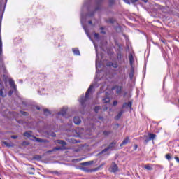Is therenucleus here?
Here are the masks:
<instances>
[{
  "instance_id": "obj_1",
  "label": "nucleus",
  "mask_w": 179,
  "mask_h": 179,
  "mask_svg": "<svg viewBox=\"0 0 179 179\" xmlns=\"http://www.w3.org/2000/svg\"><path fill=\"white\" fill-rule=\"evenodd\" d=\"M94 88V87L93 85H90L85 93V96L83 95L80 98L79 102L83 108H85V107H86V101L89 100V96H90V92H92V90H93Z\"/></svg>"
},
{
  "instance_id": "obj_2",
  "label": "nucleus",
  "mask_w": 179,
  "mask_h": 179,
  "mask_svg": "<svg viewBox=\"0 0 179 179\" xmlns=\"http://www.w3.org/2000/svg\"><path fill=\"white\" fill-rule=\"evenodd\" d=\"M156 134L149 133L148 135H144L143 139L144 140L145 143H148L149 141H155L156 139Z\"/></svg>"
},
{
  "instance_id": "obj_3",
  "label": "nucleus",
  "mask_w": 179,
  "mask_h": 179,
  "mask_svg": "<svg viewBox=\"0 0 179 179\" xmlns=\"http://www.w3.org/2000/svg\"><path fill=\"white\" fill-rule=\"evenodd\" d=\"M115 145H117V141H114L112 143H110L109 144V145L103 149L102 151H101V152L99 153V155H103V153H106V152H108V150H110V149H114V148H115Z\"/></svg>"
},
{
  "instance_id": "obj_4",
  "label": "nucleus",
  "mask_w": 179,
  "mask_h": 179,
  "mask_svg": "<svg viewBox=\"0 0 179 179\" xmlns=\"http://www.w3.org/2000/svg\"><path fill=\"white\" fill-rule=\"evenodd\" d=\"M0 96L1 97H6L7 93L3 84L1 83L0 81Z\"/></svg>"
},
{
  "instance_id": "obj_5",
  "label": "nucleus",
  "mask_w": 179,
  "mask_h": 179,
  "mask_svg": "<svg viewBox=\"0 0 179 179\" xmlns=\"http://www.w3.org/2000/svg\"><path fill=\"white\" fill-rule=\"evenodd\" d=\"M109 171H110V173H117V171H118V165H117L115 162H112L109 168Z\"/></svg>"
},
{
  "instance_id": "obj_6",
  "label": "nucleus",
  "mask_w": 179,
  "mask_h": 179,
  "mask_svg": "<svg viewBox=\"0 0 179 179\" xmlns=\"http://www.w3.org/2000/svg\"><path fill=\"white\" fill-rule=\"evenodd\" d=\"M122 108H132V101L124 103L122 105Z\"/></svg>"
},
{
  "instance_id": "obj_7",
  "label": "nucleus",
  "mask_w": 179,
  "mask_h": 179,
  "mask_svg": "<svg viewBox=\"0 0 179 179\" xmlns=\"http://www.w3.org/2000/svg\"><path fill=\"white\" fill-rule=\"evenodd\" d=\"M104 0H96L95 3L96 7L95 8V10H100V6L101 5V2Z\"/></svg>"
},
{
  "instance_id": "obj_8",
  "label": "nucleus",
  "mask_w": 179,
  "mask_h": 179,
  "mask_svg": "<svg viewBox=\"0 0 179 179\" xmlns=\"http://www.w3.org/2000/svg\"><path fill=\"white\" fill-rule=\"evenodd\" d=\"M73 122L76 124V125H80V122H82V120H80V117L76 116L73 118Z\"/></svg>"
},
{
  "instance_id": "obj_9",
  "label": "nucleus",
  "mask_w": 179,
  "mask_h": 179,
  "mask_svg": "<svg viewBox=\"0 0 179 179\" xmlns=\"http://www.w3.org/2000/svg\"><path fill=\"white\" fill-rule=\"evenodd\" d=\"M107 66H112L113 68H115V69H117V68H118V63L117 62H108L107 63Z\"/></svg>"
},
{
  "instance_id": "obj_10",
  "label": "nucleus",
  "mask_w": 179,
  "mask_h": 179,
  "mask_svg": "<svg viewBox=\"0 0 179 179\" xmlns=\"http://www.w3.org/2000/svg\"><path fill=\"white\" fill-rule=\"evenodd\" d=\"M131 141H129V137H126L124 140L120 144V146H125L127 143H129Z\"/></svg>"
},
{
  "instance_id": "obj_11",
  "label": "nucleus",
  "mask_w": 179,
  "mask_h": 179,
  "mask_svg": "<svg viewBox=\"0 0 179 179\" xmlns=\"http://www.w3.org/2000/svg\"><path fill=\"white\" fill-rule=\"evenodd\" d=\"M9 85L10 87H13L14 90H16V85H15V81H13V80L12 79L9 80Z\"/></svg>"
},
{
  "instance_id": "obj_12",
  "label": "nucleus",
  "mask_w": 179,
  "mask_h": 179,
  "mask_svg": "<svg viewBox=\"0 0 179 179\" xmlns=\"http://www.w3.org/2000/svg\"><path fill=\"white\" fill-rule=\"evenodd\" d=\"M94 163V161H90L86 162H83L80 164L81 166H92Z\"/></svg>"
},
{
  "instance_id": "obj_13",
  "label": "nucleus",
  "mask_w": 179,
  "mask_h": 179,
  "mask_svg": "<svg viewBox=\"0 0 179 179\" xmlns=\"http://www.w3.org/2000/svg\"><path fill=\"white\" fill-rule=\"evenodd\" d=\"M122 114H124V110H120L117 115L115 117V120H120V118H121V116L122 115Z\"/></svg>"
},
{
  "instance_id": "obj_14",
  "label": "nucleus",
  "mask_w": 179,
  "mask_h": 179,
  "mask_svg": "<svg viewBox=\"0 0 179 179\" xmlns=\"http://www.w3.org/2000/svg\"><path fill=\"white\" fill-rule=\"evenodd\" d=\"M72 51L75 55H80V52L79 51V49L78 48H73Z\"/></svg>"
},
{
  "instance_id": "obj_15",
  "label": "nucleus",
  "mask_w": 179,
  "mask_h": 179,
  "mask_svg": "<svg viewBox=\"0 0 179 179\" xmlns=\"http://www.w3.org/2000/svg\"><path fill=\"white\" fill-rule=\"evenodd\" d=\"M61 147H55L52 150L48 151V153H52V152H55V150H61Z\"/></svg>"
},
{
  "instance_id": "obj_16",
  "label": "nucleus",
  "mask_w": 179,
  "mask_h": 179,
  "mask_svg": "<svg viewBox=\"0 0 179 179\" xmlns=\"http://www.w3.org/2000/svg\"><path fill=\"white\" fill-rule=\"evenodd\" d=\"M111 134H113V131H103V135H104V136H108L109 135H111Z\"/></svg>"
},
{
  "instance_id": "obj_17",
  "label": "nucleus",
  "mask_w": 179,
  "mask_h": 179,
  "mask_svg": "<svg viewBox=\"0 0 179 179\" xmlns=\"http://www.w3.org/2000/svg\"><path fill=\"white\" fill-rule=\"evenodd\" d=\"M106 23L114 24V23H115V20H114L113 18H109L108 20H106Z\"/></svg>"
},
{
  "instance_id": "obj_18",
  "label": "nucleus",
  "mask_w": 179,
  "mask_h": 179,
  "mask_svg": "<svg viewBox=\"0 0 179 179\" xmlns=\"http://www.w3.org/2000/svg\"><path fill=\"white\" fill-rule=\"evenodd\" d=\"M121 92H122V87L117 86L116 88V93H117V94H120Z\"/></svg>"
},
{
  "instance_id": "obj_19",
  "label": "nucleus",
  "mask_w": 179,
  "mask_h": 179,
  "mask_svg": "<svg viewBox=\"0 0 179 179\" xmlns=\"http://www.w3.org/2000/svg\"><path fill=\"white\" fill-rule=\"evenodd\" d=\"M66 114V109L62 108L60 112H59V115H65Z\"/></svg>"
},
{
  "instance_id": "obj_20",
  "label": "nucleus",
  "mask_w": 179,
  "mask_h": 179,
  "mask_svg": "<svg viewBox=\"0 0 179 179\" xmlns=\"http://www.w3.org/2000/svg\"><path fill=\"white\" fill-rule=\"evenodd\" d=\"M81 169L85 173H92V169H89L87 167H81Z\"/></svg>"
},
{
  "instance_id": "obj_21",
  "label": "nucleus",
  "mask_w": 179,
  "mask_h": 179,
  "mask_svg": "<svg viewBox=\"0 0 179 179\" xmlns=\"http://www.w3.org/2000/svg\"><path fill=\"white\" fill-rule=\"evenodd\" d=\"M44 115H51V112L48 109L43 110Z\"/></svg>"
},
{
  "instance_id": "obj_22",
  "label": "nucleus",
  "mask_w": 179,
  "mask_h": 179,
  "mask_svg": "<svg viewBox=\"0 0 179 179\" xmlns=\"http://www.w3.org/2000/svg\"><path fill=\"white\" fill-rule=\"evenodd\" d=\"M35 140L36 141V142H38L39 143H43L45 142V140L40 138H35Z\"/></svg>"
},
{
  "instance_id": "obj_23",
  "label": "nucleus",
  "mask_w": 179,
  "mask_h": 179,
  "mask_svg": "<svg viewBox=\"0 0 179 179\" xmlns=\"http://www.w3.org/2000/svg\"><path fill=\"white\" fill-rule=\"evenodd\" d=\"M102 101L104 104H107V103H110V98L106 97L102 99Z\"/></svg>"
},
{
  "instance_id": "obj_24",
  "label": "nucleus",
  "mask_w": 179,
  "mask_h": 179,
  "mask_svg": "<svg viewBox=\"0 0 179 179\" xmlns=\"http://www.w3.org/2000/svg\"><path fill=\"white\" fill-rule=\"evenodd\" d=\"M57 143H59V145H64V146L66 145V142L64 140H58Z\"/></svg>"
},
{
  "instance_id": "obj_25",
  "label": "nucleus",
  "mask_w": 179,
  "mask_h": 179,
  "mask_svg": "<svg viewBox=\"0 0 179 179\" xmlns=\"http://www.w3.org/2000/svg\"><path fill=\"white\" fill-rule=\"evenodd\" d=\"M24 136H25L26 138H31V134L29 131H25L24 133Z\"/></svg>"
},
{
  "instance_id": "obj_26",
  "label": "nucleus",
  "mask_w": 179,
  "mask_h": 179,
  "mask_svg": "<svg viewBox=\"0 0 179 179\" xmlns=\"http://www.w3.org/2000/svg\"><path fill=\"white\" fill-rule=\"evenodd\" d=\"M3 144L5 145L7 148H12L13 145L8 143L7 141H3Z\"/></svg>"
},
{
  "instance_id": "obj_27",
  "label": "nucleus",
  "mask_w": 179,
  "mask_h": 179,
  "mask_svg": "<svg viewBox=\"0 0 179 179\" xmlns=\"http://www.w3.org/2000/svg\"><path fill=\"white\" fill-rule=\"evenodd\" d=\"M101 108L100 106H95L94 108V111L97 114L99 113V110Z\"/></svg>"
},
{
  "instance_id": "obj_28",
  "label": "nucleus",
  "mask_w": 179,
  "mask_h": 179,
  "mask_svg": "<svg viewBox=\"0 0 179 179\" xmlns=\"http://www.w3.org/2000/svg\"><path fill=\"white\" fill-rule=\"evenodd\" d=\"M20 114H22V115H24V117H28L29 113L27 112H24L23 110L20 111Z\"/></svg>"
},
{
  "instance_id": "obj_29",
  "label": "nucleus",
  "mask_w": 179,
  "mask_h": 179,
  "mask_svg": "<svg viewBox=\"0 0 179 179\" xmlns=\"http://www.w3.org/2000/svg\"><path fill=\"white\" fill-rule=\"evenodd\" d=\"M165 157H166V159L167 160H169V161L171 160V154H166V155H165Z\"/></svg>"
},
{
  "instance_id": "obj_30",
  "label": "nucleus",
  "mask_w": 179,
  "mask_h": 179,
  "mask_svg": "<svg viewBox=\"0 0 179 179\" xmlns=\"http://www.w3.org/2000/svg\"><path fill=\"white\" fill-rule=\"evenodd\" d=\"M99 36L100 34H99V33H95L94 35V38H95V40H99Z\"/></svg>"
},
{
  "instance_id": "obj_31",
  "label": "nucleus",
  "mask_w": 179,
  "mask_h": 179,
  "mask_svg": "<svg viewBox=\"0 0 179 179\" xmlns=\"http://www.w3.org/2000/svg\"><path fill=\"white\" fill-rule=\"evenodd\" d=\"M34 159H35V160H41V156H40V155H35L34 157Z\"/></svg>"
},
{
  "instance_id": "obj_32",
  "label": "nucleus",
  "mask_w": 179,
  "mask_h": 179,
  "mask_svg": "<svg viewBox=\"0 0 179 179\" xmlns=\"http://www.w3.org/2000/svg\"><path fill=\"white\" fill-rule=\"evenodd\" d=\"M145 169H146V170H153V168L149 165H145Z\"/></svg>"
},
{
  "instance_id": "obj_33",
  "label": "nucleus",
  "mask_w": 179,
  "mask_h": 179,
  "mask_svg": "<svg viewBox=\"0 0 179 179\" xmlns=\"http://www.w3.org/2000/svg\"><path fill=\"white\" fill-rule=\"evenodd\" d=\"M100 167H101V166H99L97 168L91 169V173H93V171H97V170H100Z\"/></svg>"
},
{
  "instance_id": "obj_34",
  "label": "nucleus",
  "mask_w": 179,
  "mask_h": 179,
  "mask_svg": "<svg viewBox=\"0 0 179 179\" xmlns=\"http://www.w3.org/2000/svg\"><path fill=\"white\" fill-rule=\"evenodd\" d=\"M129 62L130 64H132V62H134V57L132 55L129 56Z\"/></svg>"
},
{
  "instance_id": "obj_35",
  "label": "nucleus",
  "mask_w": 179,
  "mask_h": 179,
  "mask_svg": "<svg viewBox=\"0 0 179 179\" xmlns=\"http://www.w3.org/2000/svg\"><path fill=\"white\" fill-rule=\"evenodd\" d=\"M22 145H24V146H29V145H30V143L27 141H23Z\"/></svg>"
},
{
  "instance_id": "obj_36",
  "label": "nucleus",
  "mask_w": 179,
  "mask_h": 179,
  "mask_svg": "<svg viewBox=\"0 0 179 179\" xmlns=\"http://www.w3.org/2000/svg\"><path fill=\"white\" fill-rule=\"evenodd\" d=\"M114 0H110L109 1V5H110V6H113V5H114Z\"/></svg>"
},
{
  "instance_id": "obj_37",
  "label": "nucleus",
  "mask_w": 179,
  "mask_h": 179,
  "mask_svg": "<svg viewBox=\"0 0 179 179\" xmlns=\"http://www.w3.org/2000/svg\"><path fill=\"white\" fill-rule=\"evenodd\" d=\"M13 94V90H10L9 92H8V96H12Z\"/></svg>"
},
{
  "instance_id": "obj_38",
  "label": "nucleus",
  "mask_w": 179,
  "mask_h": 179,
  "mask_svg": "<svg viewBox=\"0 0 179 179\" xmlns=\"http://www.w3.org/2000/svg\"><path fill=\"white\" fill-rule=\"evenodd\" d=\"M50 136H52V138H55V136H57V134L55 132H52Z\"/></svg>"
},
{
  "instance_id": "obj_39",
  "label": "nucleus",
  "mask_w": 179,
  "mask_h": 179,
  "mask_svg": "<svg viewBox=\"0 0 179 179\" xmlns=\"http://www.w3.org/2000/svg\"><path fill=\"white\" fill-rule=\"evenodd\" d=\"M30 170H31L33 172L30 173V174H34V168L33 166L30 167Z\"/></svg>"
},
{
  "instance_id": "obj_40",
  "label": "nucleus",
  "mask_w": 179,
  "mask_h": 179,
  "mask_svg": "<svg viewBox=\"0 0 179 179\" xmlns=\"http://www.w3.org/2000/svg\"><path fill=\"white\" fill-rule=\"evenodd\" d=\"M121 57H122L121 52L117 53V58H118V59H121Z\"/></svg>"
},
{
  "instance_id": "obj_41",
  "label": "nucleus",
  "mask_w": 179,
  "mask_h": 179,
  "mask_svg": "<svg viewBox=\"0 0 179 179\" xmlns=\"http://www.w3.org/2000/svg\"><path fill=\"white\" fill-rule=\"evenodd\" d=\"M2 49V38H0V50Z\"/></svg>"
},
{
  "instance_id": "obj_42",
  "label": "nucleus",
  "mask_w": 179,
  "mask_h": 179,
  "mask_svg": "<svg viewBox=\"0 0 179 179\" xmlns=\"http://www.w3.org/2000/svg\"><path fill=\"white\" fill-rule=\"evenodd\" d=\"M11 138H12V139H17V136H16V135H13V136H11Z\"/></svg>"
},
{
  "instance_id": "obj_43",
  "label": "nucleus",
  "mask_w": 179,
  "mask_h": 179,
  "mask_svg": "<svg viewBox=\"0 0 179 179\" xmlns=\"http://www.w3.org/2000/svg\"><path fill=\"white\" fill-rule=\"evenodd\" d=\"M94 12H92V13H90L88 14V15H89L90 17H92V16H94Z\"/></svg>"
},
{
  "instance_id": "obj_44",
  "label": "nucleus",
  "mask_w": 179,
  "mask_h": 179,
  "mask_svg": "<svg viewBox=\"0 0 179 179\" xmlns=\"http://www.w3.org/2000/svg\"><path fill=\"white\" fill-rule=\"evenodd\" d=\"M124 2H126V3H128V5H131V1H129V0H124Z\"/></svg>"
},
{
  "instance_id": "obj_45",
  "label": "nucleus",
  "mask_w": 179,
  "mask_h": 179,
  "mask_svg": "<svg viewBox=\"0 0 179 179\" xmlns=\"http://www.w3.org/2000/svg\"><path fill=\"white\" fill-rule=\"evenodd\" d=\"M117 104H118V101H113V106H117Z\"/></svg>"
},
{
  "instance_id": "obj_46",
  "label": "nucleus",
  "mask_w": 179,
  "mask_h": 179,
  "mask_svg": "<svg viewBox=\"0 0 179 179\" xmlns=\"http://www.w3.org/2000/svg\"><path fill=\"white\" fill-rule=\"evenodd\" d=\"M175 160H176L177 163H179V157H175Z\"/></svg>"
},
{
  "instance_id": "obj_47",
  "label": "nucleus",
  "mask_w": 179,
  "mask_h": 179,
  "mask_svg": "<svg viewBox=\"0 0 179 179\" xmlns=\"http://www.w3.org/2000/svg\"><path fill=\"white\" fill-rule=\"evenodd\" d=\"M98 120H101V121H103V120H104V118L101 116H99Z\"/></svg>"
},
{
  "instance_id": "obj_48",
  "label": "nucleus",
  "mask_w": 179,
  "mask_h": 179,
  "mask_svg": "<svg viewBox=\"0 0 179 179\" xmlns=\"http://www.w3.org/2000/svg\"><path fill=\"white\" fill-rule=\"evenodd\" d=\"M131 3H135L136 2H138V0H131Z\"/></svg>"
},
{
  "instance_id": "obj_49",
  "label": "nucleus",
  "mask_w": 179,
  "mask_h": 179,
  "mask_svg": "<svg viewBox=\"0 0 179 179\" xmlns=\"http://www.w3.org/2000/svg\"><path fill=\"white\" fill-rule=\"evenodd\" d=\"M138 149V145L135 144L134 145V150H136Z\"/></svg>"
},
{
  "instance_id": "obj_50",
  "label": "nucleus",
  "mask_w": 179,
  "mask_h": 179,
  "mask_svg": "<svg viewBox=\"0 0 179 179\" xmlns=\"http://www.w3.org/2000/svg\"><path fill=\"white\" fill-rule=\"evenodd\" d=\"M129 76H130L131 78H134V73H130Z\"/></svg>"
},
{
  "instance_id": "obj_51",
  "label": "nucleus",
  "mask_w": 179,
  "mask_h": 179,
  "mask_svg": "<svg viewBox=\"0 0 179 179\" xmlns=\"http://www.w3.org/2000/svg\"><path fill=\"white\" fill-rule=\"evenodd\" d=\"M53 173H54V174H59V172L57 171H54Z\"/></svg>"
},
{
  "instance_id": "obj_52",
  "label": "nucleus",
  "mask_w": 179,
  "mask_h": 179,
  "mask_svg": "<svg viewBox=\"0 0 179 179\" xmlns=\"http://www.w3.org/2000/svg\"><path fill=\"white\" fill-rule=\"evenodd\" d=\"M88 23H89L90 24H93V22H92V20L88 21Z\"/></svg>"
},
{
  "instance_id": "obj_53",
  "label": "nucleus",
  "mask_w": 179,
  "mask_h": 179,
  "mask_svg": "<svg viewBox=\"0 0 179 179\" xmlns=\"http://www.w3.org/2000/svg\"><path fill=\"white\" fill-rule=\"evenodd\" d=\"M101 33L102 34H106V31H101Z\"/></svg>"
},
{
  "instance_id": "obj_54",
  "label": "nucleus",
  "mask_w": 179,
  "mask_h": 179,
  "mask_svg": "<svg viewBox=\"0 0 179 179\" xmlns=\"http://www.w3.org/2000/svg\"><path fill=\"white\" fill-rule=\"evenodd\" d=\"M108 108L106 107L104 109H103V111H107Z\"/></svg>"
},
{
  "instance_id": "obj_55",
  "label": "nucleus",
  "mask_w": 179,
  "mask_h": 179,
  "mask_svg": "<svg viewBox=\"0 0 179 179\" xmlns=\"http://www.w3.org/2000/svg\"><path fill=\"white\" fill-rule=\"evenodd\" d=\"M2 55V49L1 50H0V57Z\"/></svg>"
},
{
  "instance_id": "obj_56",
  "label": "nucleus",
  "mask_w": 179,
  "mask_h": 179,
  "mask_svg": "<svg viewBox=\"0 0 179 179\" xmlns=\"http://www.w3.org/2000/svg\"><path fill=\"white\" fill-rule=\"evenodd\" d=\"M36 110H40L39 106H36Z\"/></svg>"
},
{
  "instance_id": "obj_57",
  "label": "nucleus",
  "mask_w": 179,
  "mask_h": 179,
  "mask_svg": "<svg viewBox=\"0 0 179 179\" xmlns=\"http://www.w3.org/2000/svg\"><path fill=\"white\" fill-rule=\"evenodd\" d=\"M143 2H148V0H142Z\"/></svg>"
},
{
  "instance_id": "obj_58",
  "label": "nucleus",
  "mask_w": 179,
  "mask_h": 179,
  "mask_svg": "<svg viewBox=\"0 0 179 179\" xmlns=\"http://www.w3.org/2000/svg\"><path fill=\"white\" fill-rule=\"evenodd\" d=\"M100 29L101 30H104V28L103 27H101Z\"/></svg>"
},
{
  "instance_id": "obj_59",
  "label": "nucleus",
  "mask_w": 179,
  "mask_h": 179,
  "mask_svg": "<svg viewBox=\"0 0 179 179\" xmlns=\"http://www.w3.org/2000/svg\"><path fill=\"white\" fill-rule=\"evenodd\" d=\"M162 41V43H164V41Z\"/></svg>"
},
{
  "instance_id": "obj_60",
  "label": "nucleus",
  "mask_w": 179,
  "mask_h": 179,
  "mask_svg": "<svg viewBox=\"0 0 179 179\" xmlns=\"http://www.w3.org/2000/svg\"><path fill=\"white\" fill-rule=\"evenodd\" d=\"M178 103H179V99H178Z\"/></svg>"
},
{
  "instance_id": "obj_61",
  "label": "nucleus",
  "mask_w": 179,
  "mask_h": 179,
  "mask_svg": "<svg viewBox=\"0 0 179 179\" xmlns=\"http://www.w3.org/2000/svg\"><path fill=\"white\" fill-rule=\"evenodd\" d=\"M0 179H2V178H0Z\"/></svg>"
}]
</instances>
